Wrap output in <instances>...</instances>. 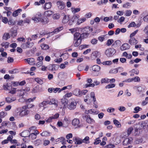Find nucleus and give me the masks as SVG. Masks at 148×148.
<instances>
[{
  "instance_id": "36",
  "label": "nucleus",
  "mask_w": 148,
  "mask_h": 148,
  "mask_svg": "<svg viewBox=\"0 0 148 148\" xmlns=\"http://www.w3.org/2000/svg\"><path fill=\"white\" fill-rule=\"evenodd\" d=\"M41 47L42 49L45 50L48 49L49 48V46L48 45L45 44L41 45Z\"/></svg>"
},
{
  "instance_id": "46",
  "label": "nucleus",
  "mask_w": 148,
  "mask_h": 148,
  "mask_svg": "<svg viewBox=\"0 0 148 148\" xmlns=\"http://www.w3.org/2000/svg\"><path fill=\"white\" fill-rule=\"evenodd\" d=\"M53 12L51 10H48L45 12V14L47 16H49L52 15Z\"/></svg>"
},
{
  "instance_id": "64",
  "label": "nucleus",
  "mask_w": 148,
  "mask_h": 148,
  "mask_svg": "<svg viewBox=\"0 0 148 148\" xmlns=\"http://www.w3.org/2000/svg\"><path fill=\"white\" fill-rule=\"evenodd\" d=\"M115 110V109L112 107L108 108L107 110V111L109 113H112Z\"/></svg>"
},
{
  "instance_id": "1",
  "label": "nucleus",
  "mask_w": 148,
  "mask_h": 148,
  "mask_svg": "<svg viewBox=\"0 0 148 148\" xmlns=\"http://www.w3.org/2000/svg\"><path fill=\"white\" fill-rule=\"evenodd\" d=\"M42 16L40 13L38 12L32 18V20L35 23L41 22L43 24L47 23L49 22L47 18L45 17H42Z\"/></svg>"
},
{
  "instance_id": "47",
  "label": "nucleus",
  "mask_w": 148,
  "mask_h": 148,
  "mask_svg": "<svg viewBox=\"0 0 148 148\" xmlns=\"http://www.w3.org/2000/svg\"><path fill=\"white\" fill-rule=\"evenodd\" d=\"M89 137L87 136H86L84 139L82 140V142L86 143H89Z\"/></svg>"
},
{
  "instance_id": "40",
  "label": "nucleus",
  "mask_w": 148,
  "mask_h": 148,
  "mask_svg": "<svg viewBox=\"0 0 148 148\" xmlns=\"http://www.w3.org/2000/svg\"><path fill=\"white\" fill-rule=\"evenodd\" d=\"M80 34L78 32H75V33L74 35V39H81V38L80 37Z\"/></svg>"
},
{
  "instance_id": "41",
  "label": "nucleus",
  "mask_w": 148,
  "mask_h": 148,
  "mask_svg": "<svg viewBox=\"0 0 148 148\" xmlns=\"http://www.w3.org/2000/svg\"><path fill=\"white\" fill-rule=\"evenodd\" d=\"M60 15L58 13L55 14L53 15V18L54 20H57L59 18Z\"/></svg>"
},
{
  "instance_id": "48",
  "label": "nucleus",
  "mask_w": 148,
  "mask_h": 148,
  "mask_svg": "<svg viewBox=\"0 0 148 148\" xmlns=\"http://www.w3.org/2000/svg\"><path fill=\"white\" fill-rule=\"evenodd\" d=\"M131 6V3L129 2H126L123 5V7L125 8H129Z\"/></svg>"
},
{
  "instance_id": "42",
  "label": "nucleus",
  "mask_w": 148,
  "mask_h": 148,
  "mask_svg": "<svg viewBox=\"0 0 148 148\" xmlns=\"http://www.w3.org/2000/svg\"><path fill=\"white\" fill-rule=\"evenodd\" d=\"M50 133L47 131H44L40 134L43 136H47L50 135Z\"/></svg>"
},
{
  "instance_id": "28",
  "label": "nucleus",
  "mask_w": 148,
  "mask_h": 148,
  "mask_svg": "<svg viewBox=\"0 0 148 148\" xmlns=\"http://www.w3.org/2000/svg\"><path fill=\"white\" fill-rule=\"evenodd\" d=\"M69 15H65L62 20L63 23H67L69 21Z\"/></svg>"
},
{
  "instance_id": "56",
  "label": "nucleus",
  "mask_w": 148,
  "mask_h": 148,
  "mask_svg": "<svg viewBox=\"0 0 148 148\" xmlns=\"http://www.w3.org/2000/svg\"><path fill=\"white\" fill-rule=\"evenodd\" d=\"M115 86V84H108L106 86L105 88L106 89L114 87Z\"/></svg>"
},
{
  "instance_id": "35",
  "label": "nucleus",
  "mask_w": 148,
  "mask_h": 148,
  "mask_svg": "<svg viewBox=\"0 0 148 148\" xmlns=\"http://www.w3.org/2000/svg\"><path fill=\"white\" fill-rule=\"evenodd\" d=\"M10 37L9 34L8 33H5L3 36V39L5 40L8 39Z\"/></svg>"
},
{
  "instance_id": "24",
  "label": "nucleus",
  "mask_w": 148,
  "mask_h": 148,
  "mask_svg": "<svg viewBox=\"0 0 148 148\" xmlns=\"http://www.w3.org/2000/svg\"><path fill=\"white\" fill-rule=\"evenodd\" d=\"M3 88L4 90H10L12 89V86H9L8 83H6L3 85Z\"/></svg>"
},
{
  "instance_id": "4",
  "label": "nucleus",
  "mask_w": 148,
  "mask_h": 148,
  "mask_svg": "<svg viewBox=\"0 0 148 148\" xmlns=\"http://www.w3.org/2000/svg\"><path fill=\"white\" fill-rule=\"evenodd\" d=\"M116 52V51L114 49L109 48L106 51L105 53L107 56L110 57L113 56Z\"/></svg>"
},
{
  "instance_id": "31",
  "label": "nucleus",
  "mask_w": 148,
  "mask_h": 148,
  "mask_svg": "<svg viewBox=\"0 0 148 148\" xmlns=\"http://www.w3.org/2000/svg\"><path fill=\"white\" fill-rule=\"evenodd\" d=\"M133 130V128L132 127H129L127 129L126 132L127 133V135L128 136H129L130 135V134L132 133Z\"/></svg>"
},
{
  "instance_id": "62",
  "label": "nucleus",
  "mask_w": 148,
  "mask_h": 148,
  "mask_svg": "<svg viewBox=\"0 0 148 148\" xmlns=\"http://www.w3.org/2000/svg\"><path fill=\"white\" fill-rule=\"evenodd\" d=\"M101 142V140H99V138H98L95 139V141L94 142V145H97L100 143Z\"/></svg>"
},
{
  "instance_id": "39",
  "label": "nucleus",
  "mask_w": 148,
  "mask_h": 148,
  "mask_svg": "<svg viewBox=\"0 0 148 148\" xmlns=\"http://www.w3.org/2000/svg\"><path fill=\"white\" fill-rule=\"evenodd\" d=\"M129 72L130 73H133L136 75H138L139 73V71L138 69H133L130 71Z\"/></svg>"
},
{
  "instance_id": "3",
  "label": "nucleus",
  "mask_w": 148,
  "mask_h": 148,
  "mask_svg": "<svg viewBox=\"0 0 148 148\" xmlns=\"http://www.w3.org/2000/svg\"><path fill=\"white\" fill-rule=\"evenodd\" d=\"M72 125L75 128H80L82 127V125L80 123L79 120L77 119H74L72 121Z\"/></svg>"
},
{
  "instance_id": "14",
  "label": "nucleus",
  "mask_w": 148,
  "mask_h": 148,
  "mask_svg": "<svg viewBox=\"0 0 148 148\" xmlns=\"http://www.w3.org/2000/svg\"><path fill=\"white\" fill-rule=\"evenodd\" d=\"M138 42V41L134 38H130L129 40V43L132 45H135Z\"/></svg>"
},
{
  "instance_id": "60",
  "label": "nucleus",
  "mask_w": 148,
  "mask_h": 148,
  "mask_svg": "<svg viewBox=\"0 0 148 148\" xmlns=\"http://www.w3.org/2000/svg\"><path fill=\"white\" fill-rule=\"evenodd\" d=\"M136 26V25L135 22H132L128 26V27L130 28V27H134Z\"/></svg>"
},
{
  "instance_id": "15",
  "label": "nucleus",
  "mask_w": 148,
  "mask_h": 148,
  "mask_svg": "<svg viewBox=\"0 0 148 148\" xmlns=\"http://www.w3.org/2000/svg\"><path fill=\"white\" fill-rule=\"evenodd\" d=\"M30 134L29 130H25L20 133V135L22 137H28Z\"/></svg>"
},
{
  "instance_id": "44",
  "label": "nucleus",
  "mask_w": 148,
  "mask_h": 148,
  "mask_svg": "<svg viewBox=\"0 0 148 148\" xmlns=\"http://www.w3.org/2000/svg\"><path fill=\"white\" fill-rule=\"evenodd\" d=\"M109 79L107 78H103L101 79V84L104 83H109Z\"/></svg>"
},
{
  "instance_id": "21",
  "label": "nucleus",
  "mask_w": 148,
  "mask_h": 148,
  "mask_svg": "<svg viewBox=\"0 0 148 148\" xmlns=\"http://www.w3.org/2000/svg\"><path fill=\"white\" fill-rule=\"evenodd\" d=\"M85 117L86 118V121L88 123H92L94 122V120L91 118L88 115L85 116Z\"/></svg>"
},
{
  "instance_id": "26",
  "label": "nucleus",
  "mask_w": 148,
  "mask_h": 148,
  "mask_svg": "<svg viewBox=\"0 0 148 148\" xmlns=\"http://www.w3.org/2000/svg\"><path fill=\"white\" fill-rule=\"evenodd\" d=\"M22 10L21 9H19L18 10H17L14 11L12 14V15L14 17H16L18 15V13H20Z\"/></svg>"
},
{
  "instance_id": "63",
  "label": "nucleus",
  "mask_w": 148,
  "mask_h": 148,
  "mask_svg": "<svg viewBox=\"0 0 148 148\" xmlns=\"http://www.w3.org/2000/svg\"><path fill=\"white\" fill-rule=\"evenodd\" d=\"M26 99H25L23 97H20L18 99V101L19 102L24 103L25 101V100Z\"/></svg>"
},
{
  "instance_id": "2",
  "label": "nucleus",
  "mask_w": 148,
  "mask_h": 148,
  "mask_svg": "<svg viewBox=\"0 0 148 148\" xmlns=\"http://www.w3.org/2000/svg\"><path fill=\"white\" fill-rule=\"evenodd\" d=\"M28 106H25L22 108H18L16 109L17 114L20 117H22L27 115L29 113V111L27 110Z\"/></svg>"
},
{
  "instance_id": "38",
  "label": "nucleus",
  "mask_w": 148,
  "mask_h": 148,
  "mask_svg": "<svg viewBox=\"0 0 148 148\" xmlns=\"http://www.w3.org/2000/svg\"><path fill=\"white\" fill-rule=\"evenodd\" d=\"M142 110V108L139 106L136 107L134 108V112L135 113H137Z\"/></svg>"
},
{
  "instance_id": "50",
  "label": "nucleus",
  "mask_w": 148,
  "mask_h": 148,
  "mask_svg": "<svg viewBox=\"0 0 148 148\" xmlns=\"http://www.w3.org/2000/svg\"><path fill=\"white\" fill-rule=\"evenodd\" d=\"M7 112L2 111L0 113V117L1 118H4L5 116L7 115Z\"/></svg>"
},
{
  "instance_id": "13",
  "label": "nucleus",
  "mask_w": 148,
  "mask_h": 148,
  "mask_svg": "<svg viewBox=\"0 0 148 148\" xmlns=\"http://www.w3.org/2000/svg\"><path fill=\"white\" fill-rule=\"evenodd\" d=\"M130 47V45L127 43L123 44L120 47V49L122 51H124L129 49Z\"/></svg>"
},
{
  "instance_id": "45",
  "label": "nucleus",
  "mask_w": 148,
  "mask_h": 148,
  "mask_svg": "<svg viewBox=\"0 0 148 148\" xmlns=\"http://www.w3.org/2000/svg\"><path fill=\"white\" fill-rule=\"evenodd\" d=\"M11 32L12 33V36L13 37H15L17 35V31L16 29H11Z\"/></svg>"
},
{
  "instance_id": "18",
  "label": "nucleus",
  "mask_w": 148,
  "mask_h": 148,
  "mask_svg": "<svg viewBox=\"0 0 148 148\" xmlns=\"http://www.w3.org/2000/svg\"><path fill=\"white\" fill-rule=\"evenodd\" d=\"M82 42L81 39H74L73 42L74 45L75 47H77L79 46Z\"/></svg>"
},
{
  "instance_id": "10",
  "label": "nucleus",
  "mask_w": 148,
  "mask_h": 148,
  "mask_svg": "<svg viewBox=\"0 0 148 148\" xmlns=\"http://www.w3.org/2000/svg\"><path fill=\"white\" fill-rule=\"evenodd\" d=\"M57 5L59 9L63 10L65 6L64 3L62 1H59L57 2Z\"/></svg>"
},
{
  "instance_id": "51",
  "label": "nucleus",
  "mask_w": 148,
  "mask_h": 148,
  "mask_svg": "<svg viewBox=\"0 0 148 148\" xmlns=\"http://www.w3.org/2000/svg\"><path fill=\"white\" fill-rule=\"evenodd\" d=\"M132 13V12L130 10H127L125 11L124 13L125 15L127 16H130Z\"/></svg>"
},
{
  "instance_id": "37",
  "label": "nucleus",
  "mask_w": 148,
  "mask_h": 148,
  "mask_svg": "<svg viewBox=\"0 0 148 148\" xmlns=\"http://www.w3.org/2000/svg\"><path fill=\"white\" fill-rule=\"evenodd\" d=\"M34 80L38 83L39 84H42L43 83V80L37 77L35 78Z\"/></svg>"
},
{
  "instance_id": "23",
  "label": "nucleus",
  "mask_w": 148,
  "mask_h": 148,
  "mask_svg": "<svg viewBox=\"0 0 148 148\" xmlns=\"http://www.w3.org/2000/svg\"><path fill=\"white\" fill-rule=\"evenodd\" d=\"M16 100V98L15 97H7L5 98V100L6 102L8 103H10Z\"/></svg>"
},
{
  "instance_id": "34",
  "label": "nucleus",
  "mask_w": 148,
  "mask_h": 148,
  "mask_svg": "<svg viewBox=\"0 0 148 148\" xmlns=\"http://www.w3.org/2000/svg\"><path fill=\"white\" fill-rule=\"evenodd\" d=\"M86 20V18L85 17L81 18L77 20V24L78 25H79L81 23H83Z\"/></svg>"
},
{
  "instance_id": "5",
  "label": "nucleus",
  "mask_w": 148,
  "mask_h": 148,
  "mask_svg": "<svg viewBox=\"0 0 148 148\" xmlns=\"http://www.w3.org/2000/svg\"><path fill=\"white\" fill-rule=\"evenodd\" d=\"M101 56L99 52L95 51L92 53L90 56V59L92 60H95L97 58Z\"/></svg>"
},
{
  "instance_id": "20",
  "label": "nucleus",
  "mask_w": 148,
  "mask_h": 148,
  "mask_svg": "<svg viewBox=\"0 0 148 148\" xmlns=\"http://www.w3.org/2000/svg\"><path fill=\"white\" fill-rule=\"evenodd\" d=\"M72 12L75 14L79 12L81 10L80 8H75V7H72L71 8Z\"/></svg>"
},
{
  "instance_id": "22",
  "label": "nucleus",
  "mask_w": 148,
  "mask_h": 148,
  "mask_svg": "<svg viewBox=\"0 0 148 148\" xmlns=\"http://www.w3.org/2000/svg\"><path fill=\"white\" fill-rule=\"evenodd\" d=\"M51 6V2H48L45 3L43 7V8L45 10H47L50 8Z\"/></svg>"
},
{
  "instance_id": "33",
  "label": "nucleus",
  "mask_w": 148,
  "mask_h": 148,
  "mask_svg": "<svg viewBox=\"0 0 148 148\" xmlns=\"http://www.w3.org/2000/svg\"><path fill=\"white\" fill-rule=\"evenodd\" d=\"M88 34V33H87L86 32H83L82 34H81L80 35V37L81 40L82 39L87 37Z\"/></svg>"
},
{
  "instance_id": "53",
  "label": "nucleus",
  "mask_w": 148,
  "mask_h": 148,
  "mask_svg": "<svg viewBox=\"0 0 148 148\" xmlns=\"http://www.w3.org/2000/svg\"><path fill=\"white\" fill-rule=\"evenodd\" d=\"M115 146L114 144H109L106 145L105 147V148H114Z\"/></svg>"
},
{
  "instance_id": "16",
  "label": "nucleus",
  "mask_w": 148,
  "mask_h": 148,
  "mask_svg": "<svg viewBox=\"0 0 148 148\" xmlns=\"http://www.w3.org/2000/svg\"><path fill=\"white\" fill-rule=\"evenodd\" d=\"M48 101H43L39 104V106L40 108H42V110H44L46 108V105L48 104Z\"/></svg>"
},
{
  "instance_id": "59",
  "label": "nucleus",
  "mask_w": 148,
  "mask_h": 148,
  "mask_svg": "<svg viewBox=\"0 0 148 148\" xmlns=\"http://www.w3.org/2000/svg\"><path fill=\"white\" fill-rule=\"evenodd\" d=\"M63 29V27H60L55 29L53 31V32L54 33H56L60 30H62Z\"/></svg>"
},
{
  "instance_id": "61",
  "label": "nucleus",
  "mask_w": 148,
  "mask_h": 148,
  "mask_svg": "<svg viewBox=\"0 0 148 148\" xmlns=\"http://www.w3.org/2000/svg\"><path fill=\"white\" fill-rule=\"evenodd\" d=\"M90 97L91 98H93L92 100L94 101H95V100H96L95 93L94 92H91Z\"/></svg>"
},
{
  "instance_id": "27",
  "label": "nucleus",
  "mask_w": 148,
  "mask_h": 148,
  "mask_svg": "<svg viewBox=\"0 0 148 148\" xmlns=\"http://www.w3.org/2000/svg\"><path fill=\"white\" fill-rule=\"evenodd\" d=\"M64 140L65 138L64 137H61L56 139V142H60L62 143L63 145H64L65 144Z\"/></svg>"
},
{
  "instance_id": "43",
  "label": "nucleus",
  "mask_w": 148,
  "mask_h": 148,
  "mask_svg": "<svg viewBox=\"0 0 148 148\" xmlns=\"http://www.w3.org/2000/svg\"><path fill=\"white\" fill-rule=\"evenodd\" d=\"M29 137L32 140L36 139V134L35 133H32L31 134H29Z\"/></svg>"
},
{
  "instance_id": "32",
  "label": "nucleus",
  "mask_w": 148,
  "mask_h": 148,
  "mask_svg": "<svg viewBox=\"0 0 148 148\" xmlns=\"http://www.w3.org/2000/svg\"><path fill=\"white\" fill-rule=\"evenodd\" d=\"M75 143L76 144L79 145L83 143L82 140L80 138H75Z\"/></svg>"
},
{
  "instance_id": "57",
  "label": "nucleus",
  "mask_w": 148,
  "mask_h": 148,
  "mask_svg": "<svg viewBox=\"0 0 148 148\" xmlns=\"http://www.w3.org/2000/svg\"><path fill=\"white\" fill-rule=\"evenodd\" d=\"M138 30H136L134 31L130 35V38H134L133 37L138 32Z\"/></svg>"
},
{
  "instance_id": "19",
  "label": "nucleus",
  "mask_w": 148,
  "mask_h": 148,
  "mask_svg": "<svg viewBox=\"0 0 148 148\" xmlns=\"http://www.w3.org/2000/svg\"><path fill=\"white\" fill-rule=\"evenodd\" d=\"M77 103L75 101L71 102L68 106V108L70 110L74 109L76 108Z\"/></svg>"
},
{
  "instance_id": "12",
  "label": "nucleus",
  "mask_w": 148,
  "mask_h": 148,
  "mask_svg": "<svg viewBox=\"0 0 148 148\" xmlns=\"http://www.w3.org/2000/svg\"><path fill=\"white\" fill-rule=\"evenodd\" d=\"M48 101V103L50 105H54V106L57 107L58 106V101L55 99L52 98L50 99V101Z\"/></svg>"
},
{
  "instance_id": "17",
  "label": "nucleus",
  "mask_w": 148,
  "mask_h": 148,
  "mask_svg": "<svg viewBox=\"0 0 148 148\" xmlns=\"http://www.w3.org/2000/svg\"><path fill=\"white\" fill-rule=\"evenodd\" d=\"M101 69L100 66L98 65H95L92 66L91 67V69L95 72H99Z\"/></svg>"
},
{
  "instance_id": "58",
  "label": "nucleus",
  "mask_w": 148,
  "mask_h": 148,
  "mask_svg": "<svg viewBox=\"0 0 148 148\" xmlns=\"http://www.w3.org/2000/svg\"><path fill=\"white\" fill-rule=\"evenodd\" d=\"M118 70L117 69H114L110 70V73L112 74H116L118 73Z\"/></svg>"
},
{
  "instance_id": "55",
  "label": "nucleus",
  "mask_w": 148,
  "mask_h": 148,
  "mask_svg": "<svg viewBox=\"0 0 148 148\" xmlns=\"http://www.w3.org/2000/svg\"><path fill=\"white\" fill-rule=\"evenodd\" d=\"M73 93L71 92L67 93L64 95V97L65 98H69L71 97L73 95Z\"/></svg>"
},
{
  "instance_id": "6",
  "label": "nucleus",
  "mask_w": 148,
  "mask_h": 148,
  "mask_svg": "<svg viewBox=\"0 0 148 148\" xmlns=\"http://www.w3.org/2000/svg\"><path fill=\"white\" fill-rule=\"evenodd\" d=\"M60 103L61 104V108H65L67 106L68 100L66 98L63 97V98L61 100Z\"/></svg>"
},
{
  "instance_id": "25",
  "label": "nucleus",
  "mask_w": 148,
  "mask_h": 148,
  "mask_svg": "<svg viewBox=\"0 0 148 148\" xmlns=\"http://www.w3.org/2000/svg\"><path fill=\"white\" fill-rule=\"evenodd\" d=\"M73 94L77 96H79L81 95V92L79 89H76L73 92Z\"/></svg>"
},
{
  "instance_id": "54",
  "label": "nucleus",
  "mask_w": 148,
  "mask_h": 148,
  "mask_svg": "<svg viewBox=\"0 0 148 148\" xmlns=\"http://www.w3.org/2000/svg\"><path fill=\"white\" fill-rule=\"evenodd\" d=\"M82 31L83 32H86L87 33H88L90 32V29L89 27H85L84 28L82 29Z\"/></svg>"
},
{
  "instance_id": "9",
  "label": "nucleus",
  "mask_w": 148,
  "mask_h": 148,
  "mask_svg": "<svg viewBox=\"0 0 148 148\" xmlns=\"http://www.w3.org/2000/svg\"><path fill=\"white\" fill-rule=\"evenodd\" d=\"M135 87L137 88V90L139 94H141L145 92L146 87L144 85H141L140 86H136Z\"/></svg>"
},
{
  "instance_id": "29",
  "label": "nucleus",
  "mask_w": 148,
  "mask_h": 148,
  "mask_svg": "<svg viewBox=\"0 0 148 148\" xmlns=\"http://www.w3.org/2000/svg\"><path fill=\"white\" fill-rule=\"evenodd\" d=\"M27 61L29 64L33 65L35 64L34 59L33 58H29L27 59Z\"/></svg>"
},
{
  "instance_id": "49",
  "label": "nucleus",
  "mask_w": 148,
  "mask_h": 148,
  "mask_svg": "<svg viewBox=\"0 0 148 148\" xmlns=\"http://www.w3.org/2000/svg\"><path fill=\"white\" fill-rule=\"evenodd\" d=\"M9 43L8 42H3L2 43L1 45L2 47H5V48H8L9 45Z\"/></svg>"
},
{
  "instance_id": "30",
  "label": "nucleus",
  "mask_w": 148,
  "mask_h": 148,
  "mask_svg": "<svg viewBox=\"0 0 148 148\" xmlns=\"http://www.w3.org/2000/svg\"><path fill=\"white\" fill-rule=\"evenodd\" d=\"M113 123L114 125L117 127L120 128L121 127L120 123L118 120L114 119L113 120Z\"/></svg>"
},
{
  "instance_id": "52",
  "label": "nucleus",
  "mask_w": 148,
  "mask_h": 148,
  "mask_svg": "<svg viewBox=\"0 0 148 148\" xmlns=\"http://www.w3.org/2000/svg\"><path fill=\"white\" fill-rule=\"evenodd\" d=\"M112 64V62L110 61H107L103 62L102 64L103 65H110Z\"/></svg>"
},
{
  "instance_id": "11",
  "label": "nucleus",
  "mask_w": 148,
  "mask_h": 148,
  "mask_svg": "<svg viewBox=\"0 0 148 148\" xmlns=\"http://www.w3.org/2000/svg\"><path fill=\"white\" fill-rule=\"evenodd\" d=\"M58 66L55 64H50L48 66V69L52 71H56L58 70Z\"/></svg>"
},
{
  "instance_id": "8",
  "label": "nucleus",
  "mask_w": 148,
  "mask_h": 148,
  "mask_svg": "<svg viewBox=\"0 0 148 148\" xmlns=\"http://www.w3.org/2000/svg\"><path fill=\"white\" fill-rule=\"evenodd\" d=\"M34 43L33 42H27L26 43L23 44L21 45V47L23 49L31 48L34 45Z\"/></svg>"
},
{
  "instance_id": "7",
  "label": "nucleus",
  "mask_w": 148,
  "mask_h": 148,
  "mask_svg": "<svg viewBox=\"0 0 148 148\" xmlns=\"http://www.w3.org/2000/svg\"><path fill=\"white\" fill-rule=\"evenodd\" d=\"M133 139L131 137H129L125 139L123 142V145H127L132 143Z\"/></svg>"
}]
</instances>
